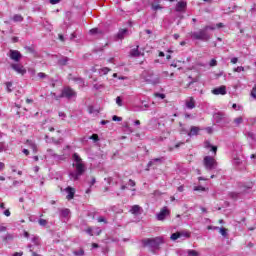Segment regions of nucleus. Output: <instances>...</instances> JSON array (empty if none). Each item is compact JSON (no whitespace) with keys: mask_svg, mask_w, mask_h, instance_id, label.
<instances>
[{"mask_svg":"<svg viewBox=\"0 0 256 256\" xmlns=\"http://www.w3.org/2000/svg\"><path fill=\"white\" fill-rule=\"evenodd\" d=\"M105 181H107L108 185H111V182L113 181V178H105Z\"/></svg>","mask_w":256,"mask_h":256,"instance_id":"680f3d73","label":"nucleus"},{"mask_svg":"<svg viewBox=\"0 0 256 256\" xmlns=\"http://www.w3.org/2000/svg\"><path fill=\"white\" fill-rule=\"evenodd\" d=\"M204 29L206 30V32H207L208 29H210L211 31H214L215 27H213V26H206Z\"/></svg>","mask_w":256,"mask_h":256,"instance_id":"0e129e2a","label":"nucleus"},{"mask_svg":"<svg viewBox=\"0 0 256 256\" xmlns=\"http://www.w3.org/2000/svg\"><path fill=\"white\" fill-rule=\"evenodd\" d=\"M98 223H107V221L103 217H99Z\"/></svg>","mask_w":256,"mask_h":256,"instance_id":"4d7b16f0","label":"nucleus"},{"mask_svg":"<svg viewBox=\"0 0 256 256\" xmlns=\"http://www.w3.org/2000/svg\"><path fill=\"white\" fill-rule=\"evenodd\" d=\"M142 77L146 83H149L150 85H157L161 82V78L153 72H143Z\"/></svg>","mask_w":256,"mask_h":256,"instance_id":"f03ea898","label":"nucleus"},{"mask_svg":"<svg viewBox=\"0 0 256 256\" xmlns=\"http://www.w3.org/2000/svg\"><path fill=\"white\" fill-rule=\"evenodd\" d=\"M170 239H171L172 241H177V239H181V238H180V235H179V232L173 233V234L171 235Z\"/></svg>","mask_w":256,"mask_h":256,"instance_id":"cd10ccee","label":"nucleus"},{"mask_svg":"<svg viewBox=\"0 0 256 256\" xmlns=\"http://www.w3.org/2000/svg\"><path fill=\"white\" fill-rule=\"evenodd\" d=\"M190 36L192 39L200 41H209V39H211V36H209V33H207L205 29L199 30L198 32H191Z\"/></svg>","mask_w":256,"mask_h":256,"instance_id":"39448f33","label":"nucleus"},{"mask_svg":"<svg viewBox=\"0 0 256 256\" xmlns=\"http://www.w3.org/2000/svg\"><path fill=\"white\" fill-rule=\"evenodd\" d=\"M186 107L187 109H195V99L193 97L186 100Z\"/></svg>","mask_w":256,"mask_h":256,"instance_id":"4468645a","label":"nucleus"},{"mask_svg":"<svg viewBox=\"0 0 256 256\" xmlns=\"http://www.w3.org/2000/svg\"><path fill=\"white\" fill-rule=\"evenodd\" d=\"M5 169V163L0 162V171H3Z\"/></svg>","mask_w":256,"mask_h":256,"instance_id":"69168bd1","label":"nucleus"},{"mask_svg":"<svg viewBox=\"0 0 256 256\" xmlns=\"http://www.w3.org/2000/svg\"><path fill=\"white\" fill-rule=\"evenodd\" d=\"M199 133V127L197 126H193L190 130V132L188 133L189 137L193 136V135H197Z\"/></svg>","mask_w":256,"mask_h":256,"instance_id":"412c9836","label":"nucleus"},{"mask_svg":"<svg viewBox=\"0 0 256 256\" xmlns=\"http://www.w3.org/2000/svg\"><path fill=\"white\" fill-rule=\"evenodd\" d=\"M12 21H14V23H21V21H23V16H21V14H15L12 17Z\"/></svg>","mask_w":256,"mask_h":256,"instance_id":"aec40b11","label":"nucleus"},{"mask_svg":"<svg viewBox=\"0 0 256 256\" xmlns=\"http://www.w3.org/2000/svg\"><path fill=\"white\" fill-rule=\"evenodd\" d=\"M112 120H113V121H123V118L114 115V116L112 117Z\"/></svg>","mask_w":256,"mask_h":256,"instance_id":"3c124183","label":"nucleus"},{"mask_svg":"<svg viewBox=\"0 0 256 256\" xmlns=\"http://www.w3.org/2000/svg\"><path fill=\"white\" fill-rule=\"evenodd\" d=\"M94 88H96V89H103V84H95Z\"/></svg>","mask_w":256,"mask_h":256,"instance_id":"052dcab7","label":"nucleus"},{"mask_svg":"<svg viewBox=\"0 0 256 256\" xmlns=\"http://www.w3.org/2000/svg\"><path fill=\"white\" fill-rule=\"evenodd\" d=\"M7 231V227L0 225V233H5Z\"/></svg>","mask_w":256,"mask_h":256,"instance_id":"864d4df0","label":"nucleus"},{"mask_svg":"<svg viewBox=\"0 0 256 256\" xmlns=\"http://www.w3.org/2000/svg\"><path fill=\"white\" fill-rule=\"evenodd\" d=\"M13 87V83H11V82H7L6 83V89H7V91H8V93H11V88Z\"/></svg>","mask_w":256,"mask_h":256,"instance_id":"4c0bfd02","label":"nucleus"},{"mask_svg":"<svg viewBox=\"0 0 256 256\" xmlns=\"http://www.w3.org/2000/svg\"><path fill=\"white\" fill-rule=\"evenodd\" d=\"M213 95H227V87L226 86H220L217 88H214L212 90Z\"/></svg>","mask_w":256,"mask_h":256,"instance_id":"9d476101","label":"nucleus"},{"mask_svg":"<svg viewBox=\"0 0 256 256\" xmlns=\"http://www.w3.org/2000/svg\"><path fill=\"white\" fill-rule=\"evenodd\" d=\"M127 35V29H122L118 32V39H123Z\"/></svg>","mask_w":256,"mask_h":256,"instance_id":"393cba45","label":"nucleus"},{"mask_svg":"<svg viewBox=\"0 0 256 256\" xmlns=\"http://www.w3.org/2000/svg\"><path fill=\"white\" fill-rule=\"evenodd\" d=\"M194 191H205V187H203V186H196V187H194Z\"/></svg>","mask_w":256,"mask_h":256,"instance_id":"a19ab883","label":"nucleus"},{"mask_svg":"<svg viewBox=\"0 0 256 256\" xmlns=\"http://www.w3.org/2000/svg\"><path fill=\"white\" fill-rule=\"evenodd\" d=\"M151 9L152 11H161V9H163V6H161L160 4H156L155 2H152Z\"/></svg>","mask_w":256,"mask_h":256,"instance_id":"a211bd4d","label":"nucleus"},{"mask_svg":"<svg viewBox=\"0 0 256 256\" xmlns=\"http://www.w3.org/2000/svg\"><path fill=\"white\" fill-rule=\"evenodd\" d=\"M64 191L67 193L66 199H68V201H71V199L75 197V188L68 186Z\"/></svg>","mask_w":256,"mask_h":256,"instance_id":"9b49d317","label":"nucleus"},{"mask_svg":"<svg viewBox=\"0 0 256 256\" xmlns=\"http://www.w3.org/2000/svg\"><path fill=\"white\" fill-rule=\"evenodd\" d=\"M248 137L250 138V139H252V141H256V134L255 133H253V132H248Z\"/></svg>","mask_w":256,"mask_h":256,"instance_id":"c9c22d12","label":"nucleus"},{"mask_svg":"<svg viewBox=\"0 0 256 256\" xmlns=\"http://www.w3.org/2000/svg\"><path fill=\"white\" fill-rule=\"evenodd\" d=\"M204 167H206L208 171H212V169L217 167V161H215V158L211 156H206L204 157Z\"/></svg>","mask_w":256,"mask_h":256,"instance_id":"423d86ee","label":"nucleus"},{"mask_svg":"<svg viewBox=\"0 0 256 256\" xmlns=\"http://www.w3.org/2000/svg\"><path fill=\"white\" fill-rule=\"evenodd\" d=\"M165 243V240H163V237H156V238H148L146 240H143V244L148 247H154L157 248L159 245H163Z\"/></svg>","mask_w":256,"mask_h":256,"instance_id":"20e7f679","label":"nucleus"},{"mask_svg":"<svg viewBox=\"0 0 256 256\" xmlns=\"http://www.w3.org/2000/svg\"><path fill=\"white\" fill-rule=\"evenodd\" d=\"M187 256H199V252L196 250H187Z\"/></svg>","mask_w":256,"mask_h":256,"instance_id":"bb28decb","label":"nucleus"},{"mask_svg":"<svg viewBox=\"0 0 256 256\" xmlns=\"http://www.w3.org/2000/svg\"><path fill=\"white\" fill-rule=\"evenodd\" d=\"M210 67H217V60L216 59H212L209 63Z\"/></svg>","mask_w":256,"mask_h":256,"instance_id":"ea45409f","label":"nucleus"},{"mask_svg":"<svg viewBox=\"0 0 256 256\" xmlns=\"http://www.w3.org/2000/svg\"><path fill=\"white\" fill-rule=\"evenodd\" d=\"M90 139H92L93 141H99V136L97 134H93Z\"/></svg>","mask_w":256,"mask_h":256,"instance_id":"37998d69","label":"nucleus"},{"mask_svg":"<svg viewBox=\"0 0 256 256\" xmlns=\"http://www.w3.org/2000/svg\"><path fill=\"white\" fill-rule=\"evenodd\" d=\"M162 77H164V78L169 77V72H167V71L162 72Z\"/></svg>","mask_w":256,"mask_h":256,"instance_id":"e2e57ef3","label":"nucleus"},{"mask_svg":"<svg viewBox=\"0 0 256 256\" xmlns=\"http://www.w3.org/2000/svg\"><path fill=\"white\" fill-rule=\"evenodd\" d=\"M13 239V235L12 234H6L4 237H3V240L4 241H12Z\"/></svg>","mask_w":256,"mask_h":256,"instance_id":"473e14b6","label":"nucleus"},{"mask_svg":"<svg viewBox=\"0 0 256 256\" xmlns=\"http://www.w3.org/2000/svg\"><path fill=\"white\" fill-rule=\"evenodd\" d=\"M233 71H234V73H241V72L245 71V67L238 66V67L234 68Z\"/></svg>","mask_w":256,"mask_h":256,"instance_id":"c756f323","label":"nucleus"},{"mask_svg":"<svg viewBox=\"0 0 256 256\" xmlns=\"http://www.w3.org/2000/svg\"><path fill=\"white\" fill-rule=\"evenodd\" d=\"M73 159V167H75V171H72L69 173V177L72 181L79 180V177L87 171V167L85 166V162H83V159H81V156L79 154L74 153L72 156Z\"/></svg>","mask_w":256,"mask_h":256,"instance_id":"f257e3e1","label":"nucleus"},{"mask_svg":"<svg viewBox=\"0 0 256 256\" xmlns=\"http://www.w3.org/2000/svg\"><path fill=\"white\" fill-rule=\"evenodd\" d=\"M205 148L210 149V151H212V153H214V155H217V146L211 145L210 142H205Z\"/></svg>","mask_w":256,"mask_h":256,"instance_id":"dca6fc26","label":"nucleus"},{"mask_svg":"<svg viewBox=\"0 0 256 256\" xmlns=\"http://www.w3.org/2000/svg\"><path fill=\"white\" fill-rule=\"evenodd\" d=\"M61 0H50L51 5H57V3H60Z\"/></svg>","mask_w":256,"mask_h":256,"instance_id":"5fc2aeb1","label":"nucleus"},{"mask_svg":"<svg viewBox=\"0 0 256 256\" xmlns=\"http://www.w3.org/2000/svg\"><path fill=\"white\" fill-rule=\"evenodd\" d=\"M116 105H118V107H123V100L121 99V96L116 97Z\"/></svg>","mask_w":256,"mask_h":256,"instance_id":"2f4dec72","label":"nucleus"},{"mask_svg":"<svg viewBox=\"0 0 256 256\" xmlns=\"http://www.w3.org/2000/svg\"><path fill=\"white\" fill-rule=\"evenodd\" d=\"M52 95L55 99H61V97H65L66 99H75V97H77V92H75L71 87H65L60 96L55 95V93H52Z\"/></svg>","mask_w":256,"mask_h":256,"instance_id":"7ed1b4c3","label":"nucleus"},{"mask_svg":"<svg viewBox=\"0 0 256 256\" xmlns=\"http://www.w3.org/2000/svg\"><path fill=\"white\" fill-rule=\"evenodd\" d=\"M3 215H5V217H11V211H9V209H6V210L3 212Z\"/></svg>","mask_w":256,"mask_h":256,"instance_id":"79ce46f5","label":"nucleus"},{"mask_svg":"<svg viewBox=\"0 0 256 256\" xmlns=\"http://www.w3.org/2000/svg\"><path fill=\"white\" fill-rule=\"evenodd\" d=\"M90 33H91L92 35H95V33H97V28L91 29V30H90Z\"/></svg>","mask_w":256,"mask_h":256,"instance_id":"338daca9","label":"nucleus"},{"mask_svg":"<svg viewBox=\"0 0 256 256\" xmlns=\"http://www.w3.org/2000/svg\"><path fill=\"white\" fill-rule=\"evenodd\" d=\"M237 61H239V59L237 57H234L231 59V63H233V65H235L237 63Z\"/></svg>","mask_w":256,"mask_h":256,"instance_id":"13d9d810","label":"nucleus"},{"mask_svg":"<svg viewBox=\"0 0 256 256\" xmlns=\"http://www.w3.org/2000/svg\"><path fill=\"white\" fill-rule=\"evenodd\" d=\"M218 231H219L220 235H222V237H224V239H227V237H229V233H228L229 230L227 228L219 227Z\"/></svg>","mask_w":256,"mask_h":256,"instance_id":"f3484780","label":"nucleus"},{"mask_svg":"<svg viewBox=\"0 0 256 256\" xmlns=\"http://www.w3.org/2000/svg\"><path fill=\"white\" fill-rule=\"evenodd\" d=\"M207 229L208 230L213 229L214 231H219V227L218 226H208Z\"/></svg>","mask_w":256,"mask_h":256,"instance_id":"8fccbe9b","label":"nucleus"},{"mask_svg":"<svg viewBox=\"0 0 256 256\" xmlns=\"http://www.w3.org/2000/svg\"><path fill=\"white\" fill-rule=\"evenodd\" d=\"M69 213H71V211L69 209L61 210L62 217H69Z\"/></svg>","mask_w":256,"mask_h":256,"instance_id":"c85d7f7f","label":"nucleus"},{"mask_svg":"<svg viewBox=\"0 0 256 256\" xmlns=\"http://www.w3.org/2000/svg\"><path fill=\"white\" fill-rule=\"evenodd\" d=\"M38 223L41 227L47 226V220L45 219H39Z\"/></svg>","mask_w":256,"mask_h":256,"instance_id":"f704fd0d","label":"nucleus"},{"mask_svg":"<svg viewBox=\"0 0 256 256\" xmlns=\"http://www.w3.org/2000/svg\"><path fill=\"white\" fill-rule=\"evenodd\" d=\"M86 233H88V235L93 236V229L88 228V229L86 230Z\"/></svg>","mask_w":256,"mask_h":256,"instance_id":"bf43d9fd","label":"nucleus"},{"mask_svg":"<svg viewBox=\"0 0 256 256\" xmlns=\"http://www.w3.org/2000/svg\"><path fill=\"white\" fill-rule=\"evenodd\" d=\"M28 247L32 253V256H39L37 253L33 252V245L30 244V245H28Z\"/></svg>","mask_w":256,"mask_h":256,"instance_id":"a18cd8bd","label":"nucleus"},{"mask_svg":"<svg viewBox=\"0 0 256 256\" xmlns=\"http://www.w3.org/2000/svg\"><path fill=\"white\" fill-rule=\"evenodd\" d=\"M10 67L11 69H13V71L18 73V75H25V73H27V69H25V66L20 63H12Z\"/></svg>","mask_w":256,"mask_h":256,"instance_id":"6e6552de","label":"nucleus"},{"mask_svg":"<svg viewBox=\"0 0 256 256\" xmlns=\"http://www.w3.org/2000/svg\"><path fill=\"white\" fill-rule=\"evenodd\" d=\"M8 57H10L12 61H15V63H19V61L23 59V55H21V52H19V50H10L8 53Z\"/></svg>","mask_w":256,"mask_h":256,"instance_id":"1a4fd4ad","label":"nucleus"},{"mask_svg":"<svg viewBox=\"0 0 256 256\" xmlns=\"http://www.w3.org/2000/svg\"><path fill=\"white\" fill-rule=\"evenodd\" d=\"M12 256H23V252H16Z\"/></svg>","mask_w":256,"mask_h":256,"instance_id":"774afa93","label":"nucleus"},{"mask_svg":"<svg viewBox=\"0 0 256 256\" xmlns=\"http://www.w3.org/2000/svg\"><path fill=\"white\" fill-rule=\"evenodd\" d=\"M130 213H132V215H141V213H143V209L139 205H134L131 207Z\"/></svg>","mask_w":256,"mask_h":256,"instance_id":"ddd939ff","label":"nucleus"},{"mask_svg":"<svg viewBox=\"0 0 256 256\" xmlns=\"http://www.w3.org/2000/svg\"><path fill=\"white\" fill-rule=\"evenodd\" d=\"M178 233L180 235V239H181V237H184L185 239H189V237H191V232H189V231H181Z\"/></svg>","mask_w":256,"mask_h":256,"instance_id":"5701e85b","label":"nucleus"},{"mask_svg":"<svg viewBox=\"0 0 256 256\" xmlns=\"http://www.w3.org/2000/svg\"><path fill=\"white\" fill-rule=\"evenodd\" d=\"M69 63V58L67 57H62L58 60V65H61L62 67L67 65Z\"/></svg>","mask_w":256,"mask_h":256,"instance_id":"4be33fe9","label":"nucleus"},{"mask_svg":"<svg viewBox=\"0 0 256 256\" xmlns=\"http://www.w3.org/2000/svg\"><path fill=\"white\" fill-rule=\"evenodd\" d=\"M88 113H90V114L95 113V109L93 108V106L88 107Z\"/></svg>","mask_w":256,"mask_h":256,"instance_id":"603ef678","label":"nucleus"},{"mask_svg":"<svg viewBox=\"0 0 256 256\" xmlns=\"http://www.w3.org/2000/svg\"><path fill=\"white\" fill-rule=\"evenodd\" d=\"M234 126L239 127L243 123V117L239 116L233 120Z\"/></svg>","mask_w":256,"mask_h":256,"instance_id":"b1692460","label":"nucleus"},{"mask_svg":"<svg viewBox=\"0 0 256 256\" xmlns=\"http://www.w3.org/2000/svg\"><path fill=\"white\" fill-rule=\"evenodd\" d=\"M251 96L256 99V86L252 89Z\"/></svg>","mask_w":256,"mask_h":256,"instance_id":"49530a36","label":"nucleus"},{"mask_svg":"<svg viewBox=\"0 0 256 256\" xmlns=\"http://www.w3.org/2000/svg\"><path fill=\"white\" fill-rule=\"evenodd\" d=\"M109 71H110V69L107 68V67H105V68H101V69L99 70V73H100L101 75H107V73H109Z\"/></svg>","mask_w":256,"mask_h":256,"instance_id":"7c9ffc66","label":"nucleus"},{"mask_svg":"<svg viewBox=\"0 0 256 256\" xmlns=\"http://www.w3.org/2000/svg\"><path fill=\"white\" fill-rule=\"evenodd\" d=\"M161 161V159L159 158H156V159H153L151 160L149 163H148V167H152V165H155V163Z\"/></svg>","mask_w":256,"mask_h":256,"instance_id":"72a5a7b5","label":"nucleus"},{"mask_svg":"<svg viewBox=\"0 0 256 256\" xmlns=\"http://www.w3.org/2000/svg\"><path fill=\"white\" fill-rule=\"evenodd\" d=\"M31 241L37 247H39V245H41V239L39 238V236H32Z\"/></svg>","mask_w":256,"mask_h":256,"instance_id":"6ab92c4d","label":"nucleus"},{"mask_svg":"<svg viewBox=\"0 0 256 256\" xmlns=\"http://www.w3.org/2000/svg\"><path fill=\"white\" fill-rule=\"evenodd\" d=\"M74 255H76V256H83V255H85V252L83 251V249H81L79 251H75Z\"/></svg>","mask_w":256,"mask_h":256,"instance_id":"58836bf2","label":"nucleus"},{"mask_svg":"<svg viewBox=\"0 0 256 256\" xmlns=\"http://www.w3.org/2000/svg\"><path fill=\"white\" fill-rule=\"evenodd\" d=\"M233 163H234V165H241V159L235 158Z\"/></svg>","mask_w":256,"mask_h":256,"instance_id":"de8ad7c7","label":"nucleus"},{"mask_svg":"<svg viewBox=\"0 0 256 256\" xmlns=\"http://www.w3.org/2000/svg\"><path fill=\"white\" fill-rule=\"evenodd\" d=\"M154 97H156L157 99H165V94H163V93H155Z\"/></svg>","mask_w":256,"mask_h":256,"instance_id":"e433bc0d","label":"nucleus"},{"mask_svg":"<svg viewBox=\"0 0 256 256\" xmlns=\"http://www.w3.org/2000/svg\"><path fill=\"white\" fill-rule=\"evenodd\" d=\"M185 9H187V2L185 1H180L176 4V11L178 13H183V11H185Z\"/></svg>","mask_w":256,"mask_h":256,"instance_id":"f8f14e48","label":"nucleus"},{"mask_svg":"<svg viewBox=\"0 0 256 256\" xmlns=\"http://www.w3.org/2000/svg\"><path fill=\"white\" fill-rule=\"evenodd\" d=\"M130 55H131V57H139V56L143 55V53H141L139 51V46H136V48H134L130 51Z\"/></svg>","mask_w":256,"mask_h":256,"instance_id":"2eb2a0df","label":"nucleus"},{"mask_svg":"<svg viewBox=\"0 0 256 256\" xmlns=\"http://www.w3.org/2000/svg\"><path fill=\"white\" fill-rule=\"evenodd\" d=\"M169 215H171V211L169 210V208H167V206H165L156 215V219L158 221H165V219H167V217H169Z\"/></svg>","mask_w":256,"mask_h":256,"instance_id":"0eeeda50","label":"nucleus"},{"mask_svg":"<svg viewBox=\"0 0 256 256\" xmlns=\"http://www.w3.org/2000/svg\"><path fill=\"white\" fill-rule=\"evenodd\" d=\"M222 118H223V115H221V114L215 115V119H217V123H219V121H221Z\"/></svg>","mask_w":256,"mask_h":256,"instance_id":"09e8293b","label":"nucleus"},{"mask_svg":"<svg viewBox=\"0 0 256 256\" xmlns=\"http://www.w3.org/2000/svg\"><path fill=\"white\" fill-rule=\"evenodd\" d=\"M128 185H129L130 187H135V181L129 180V181H128Z\"/></svg>","mask_w":256,"mask_h":256,"instance_id":"6e6d98bb","label":"nucleus"},{"mask_svg":"<svg viewBox=\"0 0 256 256\" xmlns=\"http://www.w3.org/2000/svg\"><path fill=\"white\" fill-rule=\"evenodd\" d=\"M38 77H39L40 79H45V77H47V74H45V73H43V72H39V73H38Z\"/></svg>","mask_w":256,"mask_h":256,"instance_id":"c03bdc74","label":"nucleus"},{"mask_svg":"<svg viewBox=\"0 0 256 256\" xmlns=\"http://www.w3.org/2000/svg\"><path fill=\"white\" fill-rule=\"evenodd\" d=\"M27 144L34 151V153H37V145L33 141H27Z\"/></svg>","mask_w":256,"mask_h":256,"instance_id":"a878e982","label":"nucleus"}]
</instances>
